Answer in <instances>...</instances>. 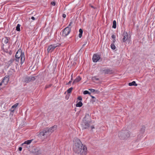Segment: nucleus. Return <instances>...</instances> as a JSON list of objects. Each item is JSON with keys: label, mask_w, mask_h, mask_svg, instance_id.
Returning <instances> with one entry per match:
<instances>
[{"label": "nucleus", "mask_w": 155, "mask_h": 155, "mask_svg": "<svg viewBox=\"0 0 155 155\" xmlns=\"http://www.w3.org/2000/svg\"><path fill=\"white\" fill-rule=\"evenodd\" d=\"M15 61L14 58H11L8 62V64L9 66H11L12 63Z\"/></svg>", "instance_id": "obj_18"}, {"label": "nucleus", "mask_w": 155, "mask_h": 155, "mask_svg": "<svg viewBox=\"0 0 155 155\" xmlns=\"http://www.w3.org/2000/svg\"><path fill=\"white\" fill-rule=\"evenodd\" d=\"M9 54H11V53H9Z\"/></svg>", "instance_id": "obj_54"}, {"label": "nucleus", "mask_w": 155, "mask_h": 155, "mask_svg": "<svg viewBox=\"0 0 155 155\" xmlns=\"http://www.w3.org/2000/svg\"><path fill=\"white\" fill-rule=\"evenodd\" d=\"M110 46L111 48L113 50H115L116 48V46L113 42H112Z\"/></svg>", "instance_id": "obj_26"}, {"label": "nucleus", "mask_w": 155, "mask_h": 155, "mask_svg": "<svg viewBox=\"0 0 155 155\" xmlns=\"http://www.w3.org/2000/svg\"><path fill=\"white\" fill-rule=\"evenodd\" d=\"M128 85L130 86H137V84L136 83V82L135 81H134L131 82L129 83H128Z\"/></svg>", "instance_id": "obj_19"}, {"label": "nucleus", "mask_w": 155, "mask_h": 155, "mask_svg": "<svg viewBox=\"0 0 155 155\" xmlns=\"http://www.w3.org/2000/svg\"><path fill=\"white\" fill-rule=\"evenodd\" d=\"M111 37L113 39H114V40H115V38H116V36L115 35H112Z\"/></svg>", "instance_id": "obj_38"}, {"label": "nucleus", "mask_w": 155, "mask_h": 155, "mask_svg": "<svg viewBox=\"0 0 155 155\" xmlns=\"http://www.w3.org/2000/svg\"><path fill=\"white\" fill-rule=\"evenodd\" d=\"M8 38H10L8 37H5V38H4V42L5 43V44H7L8 42ZM4 38H3L2 39V40H4Z\"/></svg>", "instance_id": "obj_22"}, {"label": "nucleus", "mask_w": 155, "mask_h": 155, "mask_svg": "<svg viewBox=\"0 0 155 155\" xmlns=\"http://www.w3.org/2000/svg\"><path fill=\"white\" fill-rule=\"evenodd\" d=\"M92 79L93 80H95L96 81H99V79L98 78H97L96 77H93L92 78Z\"/></svg>", "instance_id": "obj_30"}, {"label": "nucleus", "mask_w": 155, "mask_h": 155, "mask_svg": "<svg viewBox=\"0 0 155 155\" xmlns=\"http://www.w3.org/2000/svg\"><path fill=\"white\" fill-rule=\"evenodd\" d=\"M91 7L92 8H95L93 6H92V5H91Z\"/></svg>", "instance_id": "obj_50"}, {"label": "nucleus", "mask_w": 155, "mask_h": 155, "mask_svg": "<svg viewBox=\"0 0 155 155\" xmlns=\"http://www.w3.org/2000/svg\"><path fill=\"white\" fill-rule=\"evenodd\" d=\"M52 85V84H49L48 85H46L45 87V89H46L47 88H48L50 87Z\"/></svg>", "instance_id": "obj_31"}, {"label": "nucleus", "mask_w": 155, "mask_h": 155, "mask_svg": "<svg viewBox=\"0 0 155 155\" xmlns=\"http://www.w3.org/2000/svg\"><path fill=\"white\" fill-rule=\"evenodd\" d=\"M73 87H71L69 88L67 90V92L68 93H70L72 91V90L73 89Z\"/></svg>", "instance_id": "obj_27"}, {"label": "nucleus", "mask_w": 155, "mask_h": 155, "mask_svg": "<svg viewBox=\"0 0 155 155\" xmlns=\"http://www.w3.org/2000/svg\"><path fill=\"white\" fill-rule=\"evenodd\" d=\"M117 27V23L115 20H114L113 21V25L112 26V28H116Z\"/></svg>", "instance_id": "obj_24"}, {"label": "nucleus", "mask_w": 155, "mask_h": 155, "mask_svg": "<svg viewBox=\"0 0 155 155\" xmlns=\"http://www.w3.org/2000/svg\"><path fill=\"white\" fill-rule=\"evenodd\" d=\"M112 73V71L109 69L103 70L102 71V73L105 74H111Z\"/></svg>", "instance_id": "obj_13"}, {"label": "nucleus", "mask_w": 155, "mask_h": 155, "mask_svg": "<svg viewBox=\"0 0 155 155\" xmlns=\"http://www.w3.org/2000/svg\"><path fill=\"white\" fill-rule=\"evenodd\" d=\"M18 63H19V61L15 62V64H16L17 65L18 64Z\"/></svg>", "instance_id": "obj_48"}, {"label": "nucleus", "mask_w": 155, "mask_h": 155, "mask_svg": "<svg viewBox=\"0 0 155 155\" xmlns=\"http://www.w3.org/2000/svg\"><path fill=\"white\" fill-rule=\"evenodd\" d=\"M101 58V56L97 54H94L93 56L92 60L94 62H96Z\"/></svg>", "instance_id": "obj_9"}, {"label": "nucleus", "mask_w": 155, "mask_h": 155, "mask_svg": "<svg viewBox=\"0 0 155 155\" xmlns=\"http://www.w3.org/2000/svg\"><path fill=\"white\" fill-rule=\"evenodd\" d=\"M57 127V125H54L53 126L51 127L50 128L47 127L46 128L48 130V132L51 134L53 132L54 130H55Z\"/></svg>", "instance_id": "obj_11"}, {"label": "nucleus", "mask_w": 155, "mask_h": 155, "mask_svg": "<svg viewBox=\"0 0 155 155\" xmlns=\"http://www.w3.org/2000/svg\"><path fill=\"white\" fill-rule=\"evenodd\" d=\"M60 45V44H59L50 45L48 48L47 51L48 52H52L54 50L56 47H59Z\"/></svg>", "instance_id": "obj_5"}, {"label": "nucleus", "mask_w": 155, "mask_h": 155, "mask_svg": "<svg viewBox=\"0 0 155 155\" xmlns=\"http://www.w3.org/2000/svg\"><path fill=\"white\" fill-rule=\"evenodd\" d=\"M26 146V145H25V144H24L23 146Z\"/></svg>", "instance_id": "obj_52"}, {"label": "nucleus", "mask_w": 155, "mask_h": 155, "mask_svg": "<svg viewBox=\"0 0 155 155\" xmlns=\"http://www.w3.org/2000/svg\"><path fill=\"white\" fill-rule=\"evenodd\" d=\"M32 152L36 155H39L41 154V150L38 147L34 148L32 151Z\"/></svg>", "instance_id": "obj_10"}, {"label": "nucleus", "mask_w": 155, "mask_h": 155, "mask_svg": "<svg viewBox=\"0 0 155 155\" xmlns=\"http://www.w3.org/2000/svg\"><path fill=\"white\" fill-rule=\"evenodd\" d=\"M14 111V110H12V112H13Z\"/></svg>", "instance_id": "obj_51"}, {"label": "nucleus", "mask_w": 155, "mask_h": 155, "mask_svg": "<svg viewBox=\"0 0 155 155\" xmlns=\"http://www.w3.org/2000/svg\"><path fill=\"white\" fill-rule=\"evenodd\" d=\"M3 83H2V81H1V82H0V86H1L2 85V84Z\"/></svg>", "instance_id": "obj_49"}, {"label": "nucleus", "mask_w": 155, "mask_h": 155, "mask_svg": "<svg viewBox=\"0 0 155 155\" xmlns=\"http://www.w3.org/2000/svg\"><path fill=\"white\" fill-rule=\"evenodd\" d=\"M73 74H71V80H73Z\"/></svg>", "instance_id": "obj_45"}, {"label": "nucleus", "mask_w": 155, "mask_h": 155, "mask_svg": "<svg viewBox=\"0 0 155 155\" xmlns=\"http://www.w3.org/2000/svg\"><path fill=\"white\" fill-rule=\"evenodd\" d=\"M21 26V25L19 24H18L17 25V26H16V30L18 31H20V27Z\"/></svg>", "instance_id": "obj_23"}, {"label": "nucleus", "mask_w": 155, "mask_h": 155, "mask_svg": "<svg viewBox=\"0 0 155 155\" xmlns=\"http://www.w3.org/2000/svg\"><path fill=\"white\" fill-rule=\"evenodd\" d=\"M38 77V76L35 77H28L26 76L23 78V82L26 83H29L30 82L34 81L35 80V78Z\"/></svg>", "instance_id": "obj_4"}, {"label": "nucleus", "mask_w": 155, "mask_h": 155, "mask_svg": "<svg viewBox=\"0 0 155 155\" xmlns=\"http://www.w3.org/2000/svg\"><path fill=\"white\" fill-rule=\"evenodd\" d=\"M91 130H92L94 128V125H92L91 127Z\"/></svg>", "instance_id": "obj_44"}, {"label": "nucleus", "mask_w": 155, "mask_h": 155, "mask_svg": "<svg viewBox=\"0 0 155 155\" xmlns=\"http://www.w3.org/2000/svg\"><path fill=\"white\" fill-rule=\"evenodd\" d=\"M115 41H116V39H115V40H114V39H113V41H112V42H113V43H114H114H115Z\"/></svg>", "instance_id": "obj_47"}, {"label": "nucleus", "mask_w": 155, "mask_h": 155, "mask_svg": "<svg viewBox=\"0 0 155 155\" xmlns=\"http://www.w3.org/2000/svg\"><path fill=\"white\" fill-rule=\"evenodd\" d=\"M123 36V38L122 39V41L123 42H125L126 41L129 42L130 40V36L129 37L127 32L125 31L124 32Z\"/></svg>", "instance_id": "obj_6"}, {"label": "nucleus", "mask_w": 155, "mask_h": 155, "mask_svg": "<svg viewBox=\"0 0 155 155\" xmlns=\"http://www.w3.org/2000/svg\"><path fill=\"white\" fill-rule=\"evenodd\" d=\"M146 127L144 125L142 126V128L140 130V132L141 134H143L145 131Z\"/></svg>", "instance_id": "obj_20"}, {"label": "nucleus", "mask_w": 155, "mask_h": 155, "mask_svg": "<svg viewBox=\"0 0 155 155\" xmlns=\"http://www.w3.org/2000/svg\"><path fill=\"white\" fill-rule=\"evenodd\" d=\"M83 94L84 95L89 94L90 95L91 94V93L88 91H84Z\"/></svg>", "instance_id": "obj_28"}, {"label": "nucleus", "mask_w": 155, "mask_h": 155, "mask_svg": "<svg viewBox=\"0 0 155 155\" xmlns=\"http://www.w3.org/2000/svg\"><path fill=\"white\" fill-rule=\"evenodd\" d=\"M66 14H63L62 15V17H63V18H66Z\"/></svg>", "instance_id": "obj_41"}, {"label": "nucleus", "mask_w": 155, "mask_h": 155, "mask_svg": "<svg viewBox=\"0 0 155 155\" xmlns=\"http://www.w3.org/2000/svg\"><path fill=\"white\" fill-rule=\"evenodd\" d=\"M71 31V28H68L66 27L63 30L62 35L64 37L67 36L70 33Z\"/></svg>", "instance_id": "obj_8"}, {"label": "nucleus", "mask_w": 155, "mask_h": 155, "mask_svg": "<svg viewBox=\"0 0 155 155\" xmlns=\"http://www.w3.org/2000/svg\"><path fill=\"white\" fill-rule=\"evenodd\" d=\"M18 150L19 151H21L22 150V147H19L18 148Z\"/></svg>", "instance_id": "obj_40"}, {"label": "nucleus", "mask_w": 155, "mask_h": 155, "mask_svg": "<svg viewBox=\"0 0 155 155\" xmlns=\"http://www.w3.org/2000/svg\"><path fill=\"white\" fill-rule=\"evenodd\" d=\"M50 134L46 128H44L41 132L39 133V135L41 136H44L45 137L47 138L48 136L50 135Z\"/></svg>", "instance_id": "obj_7"}, {"label": "nucleus", "mask_w": 155, "mask_h": 155, "mask_svg": "<svg viewBox=\"0 0 155 155\" xmlns=\"http://www.w3.org/2000/svg\"><path fill=\"white\" fill-rule=\"evenodd\" d=\"M71 80L67 84H66L67 85H69L70 84L71 82Z\"/></svg>", "instance_id": "obj_43"}, {"label": "nucleus", "mask_w": 155, "mask_h": 155, "mask_svg": "<svg viewBox=\"0 0 155 155\" xmlns=\"http://www.w3.org/2000/svg\"><path fill=\"white\" fill-rule=\"evenodd\" d=\"M81 78L80 77V76H78L77 77V78L74 79V81H73L72 83V84H75V83H77L78 82H79L81 80Z\"/></svg>", "instance_id": "obj_15"}, {"label": "nucleus", "mask_w": 155, "mask_h": 155, "mask_svg": "<svg viewBox=\"0 0 155 155\" xmlns=\"http://www.w3.org/2000/svg\"><path fill=\"white\" fill-rule=\"evenodd\" d=\"M31 19L33 20H35V18L33 16H32L31 17Z\"/></svg>", "instance_id": "obj_46"}, {"label": "nucleus", "mask_w": 155, "mask_h": 155, "mask_svg": "<svg viewBox=\"0 0 155 155\" xmlns=\"http://www.w3.org/2000/svg\"><path fill=\"white\" fill-rule=\"evenodd\" d=\"M74 151L76 153L81 155H86L87 150L86 146L83 145L81 140L78 138H74L73 140Z\"/></svg>", "instance_id": "obj_1"}, {"label": "nucleus", "mask_w": 155, "mask_h": 155, "mask_svg": "<svg viewBox=\"0 0 155 155\" xmlns=\"http://www.w3.org/2000/svg\"><path fill=\"white\" fill-rule=\"evenodd\" d=\"M83 104L82 102L80 101L76 104V106L77 107H81L83 105Z\"/></svg>", "instance_id": "obj_21"}, {"label": "nucleus", "mask_w": 155, "mask_h": 155, "mask_svg": "<svg viewBox=\"0 0 155 155\" xmlns=\"http://www.w3.org/2000/svg\"><path fill=\"white\" fill-rule=\"evenodd\" d=\"M91 98H92V99L91 100V101L93 104H94V102H95L96 100V98L94 96L91 95V94L90 95Z\"/></svg>", "instance_id": "obj_25"}, {"label": "nucleus", "mask_w": 155, "mask_h": 155, "mask_svg": "<svg viewBox=\"0 0 155 155\" xmlns=\"http://www.w3.org/2000/svg\"><path fill=\"white\" fill-rule=\"evenodd\" d=\"M91 120V117L88 114H86L85 117L83 119V122L81 124V127L82 130L88 129L91 125L94 123Z\"/></svg>", "instance_id": "obj_2"}, {"label": "nucleus", "mask_w": 155, "mask_h": 155, "mask_svg": "<svg viewBox=\"0 0 155 155\" xmlns=\"http://www.w3.org/2000/svg\"><path fill=\"white\" fill-rule=\"evenodd\" d=\"M73 24V22L72 21H71V22H70L68 25L67 27H68V28H70L71 27H70L71 25Z\"/></svg>", "instance_id": "obj_35"}, {"label": "nucleus", "mask_w": 155, "mask_h": 155, "mask_svg": "<svg viewBox=\"0 0 155 155\" xmlns=\"http://www.w3.org/2000/svg\"><path fill=\"white\" fill-rule=\"evenodd\" d=\"M130 132L128 130H122L118 133V137L120 140L127 139L130 136Z\"/></svg>", "instance_id": "obj_3"}, {"label": "nucleus", "mask_w": 155, "mask_h": 155, "mask_svg": "<svg viewBox=\"0 0 155 155\" xmlns=\"http://www.w3.org/2000/svg\"><path fill=\"white\" fill-rule=\"evenodd\" d=\"M82 33H79V37L81 38L82 36Z\"/></svg>", "instance_id": "obj_42"}, {"label": "nucleus", "mask_w": 155, "mask_h": 155, "mask_svg": "<svg viewBox=\"0 0 155 155\" xmlns=\"http://www.w3.org/2000/svg\"><path fill=\"white\" fill-rule=\"evenodd\" d=\"M79 31V33H82L83 34V31L82 29H81V28L80 29Z\"/></svg>", "instance_id": "obj_37"}, {"label": "nucleus", "mask_w": 155, "mask_h": 155, "mask_svg": "<svg viewBox=\"0 0 155 155\" xmlns=\"http://www.w3.org/2000/svg\"><path fill=\"white\" fill-rule=\"evenodd\" d=\"M33 140V139H32V140H28L25 141V142L21 144V146H23L24 144H27V145L29 144Z\"/></svg>", "instance_id": "obj_16"}, {"label": "nucleus", "mask_w": 155, "mask_h": 155, "mask_svg": "<svg viewBox=\"0 0 155 155\" xmlns=\"http://www.w3.org/2000/svg\"><path fill=\"white\" fill-rule=\"evenodd\" d=\"M21 64H22L25 60V56L24 54V53L22 52V55H21Z\"/></svg>", "instance_id": "obj_17"}, {"label": "nucleus", "mask_w": 155, "mask_h": 155, "mask_svg": "<svg viewBox=\"0 0 155 155\" xmlns=\"http://www.w3.org/2000/svg\"><path fill=\"white\" fill-rule=\"evenodd\" d=\"M16 58L15 59V62H16V61H19L20 58H18L17 57V58Z\"/></svg>", "instance_id": "obj_39"}, {"label": "nucleus", "mask_w": 155, "mask_h": 155, "mask_svg": "<svg viewBox=\"0 0 155 155\" xmlns=\"http://www.w3.org/2000/svg\"><path fill=\"white\" fill-rule=\"evenodd\" d=\"M22 55V52L21 49H19L16 52L15 54V58H20Z\"/></svg>", "instance_id": "obj_12"}, {"label": "nucleus", "mask_w": 155, "mask_h": 155, "mask_svg": "<svg viewBox=\"0 0 155 155\" xmlns=\"http://www.w3.org/2000/svg\"><path fill=\"white\" fill-rule=\"evenodd\" d=\"M9 54H11V53H9Z\"/></svg>", "instance_id": "obj_53"}, {"label": "nucleus", "mask_w": 155, "mask_h": 155, "mask_svg": "<svg viewBox=\"0 0 155 155\" xmlns=\"http://www.w3.org/2000/svg\"><path fill=\"white\" fill-rule=\"evenodd\" d=\"M1 88L0 87V90L1 89Z\"/></svg>", "instance_id": "obj_55"}, {"label": "nucleus", "mask_w": 155, "mask_h": 155, "mask_svg": "<svg viewBox=\"0 0 155 155\" xmlns=\"http://www.w3.org/2000/svg\"><path fill=\"white\" fill-rule=\"evenodd\" d=\"M87 40L86 41H85L84 42V44L82 45V48H83L85 45L87 44Z\"/></svg>", "instance_id": "obj_36"}, {"label": "nucleus", "mask_w": 155, "mask_h": 155, "mask_svg": "<svg viewBox=\"0 0 155 155\" xmlns=\"http://www.w3.org/2000/svg\"><path fill=\"white\" fill-rule=\"evenodd\" d=\"M51 4L54 6H55L56 5L55 2L53 1L51 2Z\"/></svg>", "instance_id": "obj_32"}, {"label": "nucleus", "mask_w": 155, "mask_h": 155, "mask_svg": "<svg viewBox=\"0 0 155 155\" xmlns=\"http://www.w3.org/2000/svg\"><path fill=\"white\" fill-rule=\"evenodd\" d=\"M18 103H16L13 105L11 107V109L12 108H15L18 105Z\"/></svg>", "instance_id": "obj_29"}, {"label": "nucleus", "mask_w": 155, "mask_h": 155, "mask_svg": "<svg viewBox=\"0 0 155 155\" xmlns=\"http://www.w3.org/2000/svg\"><path fill=\"white\" fill-rule=\"evenodd\" d=\"M89 90L91 92H94L95 91V90L92 88L90 89Z\"/></svg>", "instance_id": "obj_34"}, {"label": "nucleus", "mask_w": 155, "mask_h": 155, "mask_svg": "<svg viewBox=\"0 0 155 155\" xmlns=\"http://www.w3.org/2000/svg\"><path fill=\"white\" fill-rule=\"evenodd\" d=\"M8 81L9 78H8V77H6L5 76L2 81V83H4V84L6 85L8 83Z\"/></svg>", "instance_id": "obj_14"}, {"label": "nucleus", "mask_w": 155, "mask_h": 155, "mask_svg": "<svg viewBox=\"0 0 155 155\" xmlns=\"http://www.w3.org/2000/svg\"><path fill=\"white\" fill-rule=\"evenodd\" d=\"M77 99L79 101H81L82 100V98L81 96H79L77 98Z\"/></svg>", "instance_id": "obj_33"}]
</instances>
